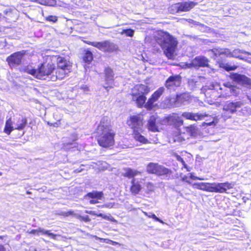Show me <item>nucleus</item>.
<instances>
[{
    "instance_id": "nucleus-1",
    "label": "nucleus",
    "mask_w": 251,
    "mask_h": 251,
    "mask_svg": "<svg viewBox=\"0 0 251 251\" xmlns=\"http://www.w3.org/2000/svg\"><path fill=\"white\" fill-rule=\"evenodd\" d=\"M72 63L65 57L59 55L48 56V58L40 63L37 69L26 67L25 72L37 79L44 80L51 75L53 80L62 79L72 70Z\"/></svg>"
},
{
    "instance_id": "nucleus-2",
    "label": "nucleus",
    "mask_w": 251,
    "mask_h": 251,
    "mask_svg": "<svg viewBox=\"0 0 251 251\" xmlns=\"http://www.w3.org/2000/svg\"><path fill=\"white\" fill-rule=\"evenodd\" d=\"M98 144L102 148L112 149L115 144V131L110 124L100 121L94 131Z\"/></svg>"
},
{
    "instance_id": "nucleus-3",
    "label": "nucleus",
    "mask_w": 251,
    "mask_h": 251,
    "mask_svg": "<svg viewBox=\"0 0 251 251\" xmlns=\"http://www.w3.org/2000/svg\"><path fill=\"white\" fill-rule=\"evenodd\" d=\"M155 42L164 50V53L169 59L174 56L178 42L176 38L167 31L158 30L154 36Z\"/></svg>"
},
{
    "instance_id": "nucleus-4",
    "label": "nucleus",
    "mask_w": 251,
    "mask_h": 251,
    "mask_svg": "<svg viewBox=\"0 0 251 251\" xmlns=\"http://www.w3.org/2000/svg\"><path fill=\"white\" fill-rule=\"evenodd\" d=\"M234 182L228 181L223 182H196L192 184L194 188L210 193L228 194L229 190L232 189Z\"/></svg>"
},
{
    "instance_id": "nucleus-5",
    "label": "nucleus",
    "mask_w": 251,
    "mask_h": 251,
    "mask_svg": "<svg viewBox=\"0 0 251 251\" xmlns=\"http://www.w3.org/2000/svg\"><path fill=\"white\" fill-rule=\"evenodd\" d=\"M127 124L132 130V135L135 141L142 144L150 143L148 139L140 133L143 131L142 126L144 125V119L140 114L130 116Z\"/></svg>"
},
{
    "instance_id": "nucleus-6",
    "label": "nucleus",
    "mask_w": 251,
    "mask_h": 251,
    "mask_svg": "<svg viewBox=\"0 0 251 251\" xmlns=\"http://www.w3.org/2000/svg\"><path fill=\"white\" fill-rule=\"evenodd\" d=\"M150 92V88L143 84H136L131 89L130 95L137 107L141 108L145 106L147 100L146 96Z\"/></svg>"
},
{
    "instance_id": "nucleus-7",
    "label": "nucleus",
    "mask_w": 251,
    "mask_h": 251,
    "mask_svg": "<svg viewBox=\"0 0 251 251\" xmlns=\"http://www.w3.org/2000/svg\"><path fill=\"white\" fill-rule=\"evenodd\" d=\"M147 171L149 174L159 176H164L168 177V179L170 178L173 174V171L171 169L158 163L152 162L148 164Z\"/></svg>"
},
{
    "instance_id": "nucleus-8",
    "label": "nucleus",
    "mask_w": 251,
    "mask_h": 251,
    "mask_svg": "<svg viewBox=\"0 0 251 251\" xmlns=\"http://www.w3.org/2000/svg\"><path fill=\"white\" fill-rule=\"evenodd\" d=\"M85 44L92 46L104 52H111L117 50V49L115 45L108 40H104L102 42H92L84 41Z\"/></svg>"
},
{
    "instance_id": "nucleus-9",
    "label": "nucleus",
    "mask_w": 251,
    "mask_h": 251,
    "mask_svg": "<svg viewBox=\"0 0 251 251\" xmlns=\"http://www.w3.org/2000/svg\"><path fill=\"white\" fill-rule=\"evenodd\" d=\"M25 54V50L14 52L6 58V62L11 68L18 66L22 64L23 58Z\"/></svg>"
},
{
    "instance_id": "nucleus-10",
    "label": "nucleus",
    "mask_w": 251,
    "mask_h": 251,
    "mask_svg": "<svg viewBox=\"0 0 251 251\" xmlns=\"http://www.w3.org/2000/svg\"><path fill=\"white\" fill-rule=\"evenodd\" d=\"M164 121L169 126H172L175 128H178L184 124L183 120L177 113H173L164 118Z\"/></svg>"
},
{
    "instance_id": "nucleus-11",
    "label": "nucleus",
    "mask_w": 251,
    "mask_h": 251,
    "mask_svg": "<svg viewBox=\"0 0 251 251\" xmlns=\"http://www.w3.org/2000/svg\"><path fill=\"white\" fill-rule=\"evenodd\" d=\"M230 78L238 83L246 86H251V79L244 75L234 73L230 75Z\"/></svg>"
},
{
    "instance_id": "nucleus-12",
    "label": "nucleus",
    "mask_w": 251,
    "mask_h": 251,
    "mask_svg": "<svg viewBox=\"0 0 251 251\" xmlns=\"http://www.w3.org/2000/svg\"><path fill=\"white\" fill-rule=\"evenodd\" d=\"M198 3L194 1H184L177 3L176 12H187L193 9Z\"/></svg>"
},
{
    "instance_id": "nucleus-13",
    "label": "nucleus",
    "mask_w": 251,
    "mask_h": 251,
    "mask_svg": "<svg viewBox=\"0 0 251 251\" xmlns=\"http://www.w3.org/2000/svg\"><path fill=\"white\" fill-rule=\"evenodd\" d=\"M181 77L179 75H171L165 81V86L167 89H171L180 85Z\"/></svg>"
},
{
    "instance_id": "nucleus-14",
    "label": "nucleus",
    "mask_w": 251,
    "mask_h": 251,
    "mask_svg": "<svg viewBox=\"0 0 251 251\" xmlns=\"http://www.w3.org/2000/svg\"><path fill=\"white\" fill-rule=\"evenodd\" d=\"M209 60L205 56H196L192 61V64L195 67H208Z\"/></svg>"
},
{
    "instance_id": "nucleus-15",
    "label": "nucleus",
    "mask_w": 251,
    "mask_h": 251,
    "mask_svg": "<svg viewBox=\"0 0 251 251\" xmlns=\"http://www.w3.org/2000/svg\"><path fill=\"white\" fill-rule=\"evenodd\" d=\"M243 105L241 101L228 102L226 103L223 107L224 111L233 113L237 111V108L240 107Z\"/></svg>"
},
{
    "instance_id": "nucleus-16",
    "label": "nucleus",
    "mask_w": 251,
    "mask_h": 251,
    "mask_svg": "<svg viewBox=\"0 0 251 251\" xmlns=\"http://www.w3.org/2000/svg\"><path fill=\"white\" fill-rule=\"evenodd\" d=\"M142 187L138 181H136L135 178H133L131 181V185L130 186V192L133 195L139 194L142 191Z\"/></svg>"
},
{
    "instance_id": "nucleus-17",
    "label": "nucleus",
    "mask_w": 251,
    "mask_h": 251,
    "mask_svg": "<svg viewBox=\"0 0 251 251\" xmlns=\"http://www.w3.org/2000/svg\"><path fill=\"white\" fill-rule=\"evenodd\" d=\"M148 128L149 130L153 132H158L159 129L157 125V117L154 115L150 117L148 121Z\"/></svg>"
},
{
    "instance_id": "nucleus-18",
    "label": "nucleus",
    "mask_w": 251,
    "mask_h": 251,
    "mask_svg": "<svg viewBox=\"0 0 251 251\" xmlns=\"http://www.w3.org/2000/svg\"><path fill=\"white\" fill-rule=\"evenodd\" d=\"M104 80L107 84L112 83L114 81V74L113 69L109 67L105 68L104 70Z\"/></svg>"
},
{
    "instance_id": "nucleus-19",
    "label": "nucleus",
    "mask_w": 251,
    "mask_h": 251,
    "mask_svg": "<svg viewBox=\"0 0 251 251\" xmlns=\"http://www.w3.org/2000/svg\"><path fill=\"white\" fill-rule=\"evenodd\" d=\"M82 59L84 63L90 64L94 59L93 53L89 49L85 50Z\"/></svg>"
},
{
    "instance_id": "nucleus-20",
    "label": "nucleus",
    "mask_w": 251,
    "mask_h": 251,
    "mask_svg": "<svg viewBox=\"0 0 251 251\" xmlns=\"http://www.w3.org/2000/svg\"><path fill=\"white\" fill-rule=\"evenodd\" d=\"M85 212L86 213H88V214H90L91 215L96 216L97 217H101L102 219L106 220H108V221H109L110 222H114V223H116L117 222V221L112 216H111V215L107 216V215H103L102 213H96L94 211H87V210H86L85 211Z\"/></svg>"
},
{
    "instance_id": "nucleus-21",
    "label": "nucleus",
    "mask_w": 251,
    "mask_h": 251,
    "mask_svg": "<svg viewBox=\"0 0 251 251\" xmlns=\"http://www.w3.org/2000/svg\"><path fill=\"white\" fill-rule=\"evenodd\" d=\"M140 174L141 173L139 171L128 168L125 169V172L123 173V176L128 178H134L135 176Z\"/></svg>"
},
{
    "instance_id": "nucleus-22",
    "label": "nucleus",
    "mask_w": 251,
    "mask_h": 251,
    "mask_svg": "<svg viewBox=\"0 0 251 251\" xmlns=\"http://www.w3.org/2000/svg\"><path fill=\"white\" fill-rule=\"evenodd\" d=\"M14 130L12 126V121L11 118L7 119L5 122V125L4 128V132L7 135H9Z\"/></svg>"
},
{
    "instance_id": "nucleus-23",
    "label": "nucleus",
    "mask_w": 251,
    "mask_h": 251,
    "mask_svg": "<svg viewBox=\"0 0 251 251\" xmlns=\"http://www.w3.org/2000/svg\"><path fill=\"white\" fill-rule=\"evenodd\" d=\"M88 197L91 199H96L97 200H100L103 196L102 192H98L94 191L91 192H89L87 194Z\"/></svg>"
},
{
    "instance_id": "nucleus-24",
    "label": "nucleus",
    "mask_w": 251,
    "mask_h": 251,
    "mask_svg": "<svg viewBox=\"0 0 251 251\" xmlns=\"http://www.w3.org/2000/svg\"><path fill=\"white\" fill-rule=\"evenodd\" d=\"M189 99L190 96L188 94L182 93L176 96V101L182 103L185 101H188Z\"/></svg>"
},
{
    "instance_id": "nucleus-25",
    "label": "nucleus",
    "mask_w": 251,
    "mask_h": 251,
    "mask_svg": "<svg viewBox=\"0 0 251 251\" xmlns=\"http://www.w3.org/2000/svg\"><path fill=\"white\" fill-rule=\"evenodd\" d=\"M164 88L163 87H159L156 90L151 96L155 101L158 100L159 98L163 94L164 92Z\"/></svg>"
},
{
    "instance_id": "nucleus-26",
    "label": "nucleus",
    "mask_w": 251,
    "mask_h": 251,
    "mask_svg": "<svg viewBox=\"0 0 251 251\" xmlns=\"http://www.w3.org/2000/svg\"><path fill=\"white\" fill-rule=\"evenodd\" d=\"M18 122L19 124H17L15 129L18 130H21L24 129L27 125V119L25 117H23L21 119H19Z\"/></svg>"
},
{
    "instance_id": "nucleus-27",
    "label": "nucleus",
    "mask_w": 251,
    "mask_h": 251,
    "mask_svg": "<svg viewBox=\"0 0 251 251\" xmlns=\"http://www.w3.org/2000/svg\"><path fill=\"white\" fill-rule=\"evenodd\" d=\"M155 101L152 99L151 97H150V98L147 100V102L145 103L144 107L146 108L148 110H152L154 107V103Z\"/></svg>"
},
{
    "instance_id": "nucleus-28",
    "label": "nucleus",
    "mask_w": 251,
    "mask_h": 251,
    "mask_svg": "<svg viewBox=\"0 0 251 251\" xmlns=\"http://www.w3.org/2000/svg\"><path fill=\"white\" fill-rule=\"evenodd\" d=\"M209 116L208 114L206 113L203 114H200L198 113H194V120L195 121H197L199 120H201L204 119L205 117H207Z\"/></svg>"
},
{
    "instance_id": "nucleus-29",
    "label": "nucleus",
    "mask_w": 251,
    "mask_h": 251,
    "mask_svg": "<svg viewBox=\"0 0 251 251\" xmlns=\"http://www.w3.org/2000/svg\"><path fill=\"white\" fill-rule=\"evenodd\" d=\"M181 116L186 120H194V113L189 112H184L182 113Z\"/></svg>"
},
{
    "instance_id": "nucleus-30",
    "label": "nucleus",
    "mask_w": 251,
    "mask_h": 251,
    "mask_svg": "<svg viewBox=\"0 0 251 251\" xmlns=\"http://www.w3.org/2000/svg\"><path fill=\"white\" fill-rule=\"evenodd\" d=\"M134 30L131 28H127L123 29L121 32V34H125L126 36L132 37L133 36Z\"/></svg>"
},
{
    "instance_id": "nucleus-31",
    "label": "nucleus",
    "mask_w": 251,
    "mask_h": 251,
    "mask_svg": "<svg viewBox=\"0 0 251 251\" xmlns=\"http://www.w3.org/2000/svg\"><path fill=\"white\" fill-rule=\"evenodd\" d=\"M76 218L81 222L88 223L91 221V219L88 215L82 216L80 215H77L76 216Z\"/></svg>"
},
{
    "instance_id": "nucleus-32",
    "label": "nucleus",
    "mask_w": 251,
    "mask_h": 251,
    "mask_svg": "<svg viewBox=\"0 0 251 251\" xmlns=\"http://www.w3.org/2000/svg\"><path fill=\"white\" fill-rule=\"evenodd\" d=\"M176 160L181 162L182 164L183 165V168L186 169L187 171H190V169L187 167L185 161L184 160L183 158H182L179 155H176Z\"/></svg>"
},
{
    "instance_id": "nucleus-33",
    "label": "nucleus",
    "mask_w": 251,
    "mask_h": 251,
    "mask_svg": "<svg viewBox=\"0 0 251 251\" xmlns=\"http://www.w3.org/2000/svg\"><path fill=\"white\" fill-rule=\"evenodd\" d=\"M222 67L224 70H225L226 71L229 72L230 71L235 70L238 68V66L236 65L231 66V65H229L226 64L222 66Z\"/></svg>"
},
{
    "instance_id": "nucleus-34",
    "label": "nucleus",
    "mask_w": 251,
    "mask_h": 251,
    "mask_svg": "<svg viewBox=\"0 0 251 251\" xmlns=\"http://www.w3.org/2000/svg\"><path fill=\"white\" fill-rule=\"evenodd\" d=\"M44 231L45 230H44L43 229L39 228L38 229H32L29 232V233L32 234H36L39 235L40 234L44 235Z\"/></svg>"
},
{
    "instance_id": "nucleus-35",
    "label": "nucleus",
    "mask_w": 251,
    "mask_h": 251,
    "mask_svg": "<svg viewBox=\"0 0 251 251\" xmlns=\"http://www.w3.org/2000/svg\"><path fill=\"white\" fill-rule=\"evenodd\" d=\"M59 215L63 217H69L70 216H73L75 215V213L73 210H69L66 212H62L59 214Z\"/></svg>"
},
{
    "instance_id": "nucleus-36",
    "label": "nucleus",
    "mask_w": 251,
    "mask_h": 251,
    "mask_svg": "<svg viewBox=\"0 0 251 251\" xmlns=\"http://www.w3.org/2000/svg\"><path fill=\"white\" fill-rule=\"evenodd\" d=\"M185 129L188 132H189L191 135L196 132V127L194 125H190V126L185 127Z\"/></svg>"
},
{
    "instance_id": "nucleus-37",
    "label": "nucleus",
    "mask_w": 251,
    "mask_h": 251,
    "mask_svg": "<svg viewBox=\"0 0 251 251\" xmlns=\"http://www.w3.org/2000/svg\"><path fill=\"white\" fill-rule=\"evenodd\" d=\"M44 235H47L49 236H50L51 238H52L54 240H56L57 236H58L57 234H55L53 233L50 232V230H45V231L44 232Z\"/></svg>"
},
{
    "instance_id": "nucleus-38",
    "label": "nucleus",
    "mask_w": 251,
    "mask_h": 251,
    "mask_svg": "<svg viewBox=\"0 0 251 251\" xmlns=\"http://www.w3.org/2000/svg\"><path fill=\"white\" fill-rule=\"evenodd\" d=\"M47 21L55 23L57 21V17L55 16L50 15L46 18Z\"/></svg>"
},
{
    "instance_id": "nucleus-39",
    "label": "nucleus",
    "mask_w": 251,
    "mask_h": 251,
    "mask_svg": "<svg viewBox=\"0 0 251 251\" xmlns=\"http://www.w3.org/2000/svg\"><path fill=\"white\" fill-rule=\"evenodd\" d=\"M149 217L150 218H152L156 221H158L160 223H162V221L160 219H159L158 217H157L154 214H152L151 216H150Z\"/></svg>"
},
{
    "instance_id": "nucleus-40",
    "label": "nucleus",
    "mask_w": 251,
    "mask_h": 251,
    "mask_svg": "<svg viewBox=\"0 0 251 251\" xmlns=\"http://www.w3.org/2000/svg\"><path fill=\"white\" fill-rule=\"evenodd\" d=\"M214 121H212V122H209V123H206V122H203L202 124V126H212L214 124Z\"/></svg>"
},
{
    "instance_id": "nucleus-41",
    "label": "nucleus",
    "mask_w": 251,
    "mask_h": 251,
    "mask_svg": "<svg viewBox=\"0 0 251 251\" xmlns=\"http://www.w3.org/2000/svg\"><path fill=\"white\" fill-rule=\"evenodd\" d=\"M98 201L99 200L96 199H92V200L90 201V203L91 204H96L98 202Z\"/></svg>"
},
{
    "instance_id": "nucleus-42",
    "label": "nucleus",
    "mask_w": 251,
    "mask_h": 251,
    "mask_svg": "<svg viewBox=\"0 0 251 251\" xmlns=\"http://www.w3.org/2000/svg\"><path fill=\"white\" fill-rule=\"evenodd\" d=\"M190 178L193 180H202L203 179L202 178H199L198 177L193 176L192 175L191 176Z\"/></svg>"
},
{
    "instance_id": "nucleus-43",
    "label": "nucleus",
    "mask_w": 251,
    "mask_h": 251,
    "mask_svg": "<svg viewBox=\"0 0 251 251\" xmlns=\"http://www.w3.org/2000/svg\"><path fill=\"white\" fill-rule=\"evenodd\" d=\"M5 248L2 245H0V251H5Z\"/></svg>"
},
{
    "instance_id": "nucleus-44",
    "label": "nucleus",
    "mask_w": 251,
    "mask_h": 251,
    "mask_svg": "<svg viewBox=\"0 0 251 251\" xmlns=\"http://www.w3.org/2000/svg\"><path fill=\"white\" fill-rule=\"evenodd\" d=\"M50 126H52L54 127H58V124L57 123H54L52 124H50Z\"/></svg>"
},
{
    "instance_id": "nucleus-45",
    "label": "nucleus",
    "mask_w": 251,
    "mask_h": 251,
    "mask_svg": "<svg viewBox=\"0 0 251 251\" xmlns=\"http://www.w3.org/2000/svg\"><path fill=\"white\" fill-rule=\"evenodd\" d=\"M81 88L82 89H83L84 90H86V91L88 90V87L87 86H81Z\"/></svg>"
},
{
    "instance_id": "nucleus-46",
    "label": "nucleus",
    "mask_w": 251,
    "mask_h": 251,
    "mask_svg": "<svg viewBox=\"0 0 251 251\" xmlns=\"http://www.w3.org/2000/svg\"><path fill=\"white\" fill-rule=\"evenodd\" d=\"M187 178V176H184L182 178V180L185 181Z\"/></svg>"
},
{
    "instance_id": "nucleus-47",
    "label": "nucleus",
    "mask_w": 251,
    "mask_h": 251,
    "mask_svg": "<svg viewBox=\"0 0 251 251\" xmlns=\"http://www.w3.org/2000/svg\"><path fill=\"white\" fill-rule=\"evenodd\" d=\"M26 193L27 194H28V195H29V194H31V192H30V191H27L26 192Z\"/></svg>"
},
{
    "instance_id": "nucleus-48",
    "label": "nucleus",
    "mask_w": 251,
    "mask_h": 251,
    "mask_svg": "<svg viewBox=\"0 0 251 251\" xmlns=\"http://www.w3.org/2000/svg\"><path fill=\"white\" fill-rule=\"evenodd\" d=\"M3 238V237L2 236H0V239H2Z\"/></svg>"
},
{
    "instance_id": "nucleus-49",
    "label": "nucleus",
    "mask_w": 251,
    "mask_h": 251,
    "mask_svg": "<svg viewBox=\"0 0 251 251\" xmlns=\"http://www.w3.org/2000/svg\"><path fill=\"white\" fill-rule=\"evenodd\" d=\"M249 100H250L251 103V98H249Z\"/></svg>"
}]
</instances>
